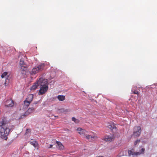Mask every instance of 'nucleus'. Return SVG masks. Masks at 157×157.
I'll return each instance as SVG.
<instances>
[{
    "mask_svg": "<svg viewBox=\"0 0 157 157\" xmlns=\"http://www.w3.org/2000/svg\"><path fill=\"white\" fill-rule=\"evenodd\" d=\"M114 136L113 135L110 134L108 136H106L104 140L106 141H110L114 140Z\"/></svg>",
    "mask_w": 157,
    "mask_h": 157,
    "instance_id": "11",
    "label": "nucleus"
},
{
    "mask_svg": "<svg viewBox=\"0 0 157 157\" xmlns=\"http://www.w3.org/2000/svg\"><path fill=\"white\" fill-rule=\"evenodd\" d=\"M35 108L33 107L29 108L28 110L25 113L20 117L19 119H22L24 118L26 115H27L31 113H32L35 110Z\"/></svg>",
    "mask_w": 157,
    "mask_h": 157,
    "instance_id": "7",
    "label": "nucleus"
},
{
    "mask_svg": "<svg viewBox=\"0 0 157 157\" xmlns=\"http://www.w3.org/2000/svg\"><path fill=\"white\" fill-rule=\"evenodd\" d=\"M57 98L59 101H62L65 99V97L64 95H59L57 96Z\"/></svg>",
    "mask_w": 157,
    "mask_h": 157,
    "instance_id": "16",
    "label": "nucleus"
},
{
    "mask_svg": "<svg viewBox=\"0 0 157 157\" xmlns=\"http://www.w3.org/2000/svg\"><path fill=\"white\" fill-rule=\"evenodd\" d=\"M72 121H74L76 123H78L79 122V120L76 119L74 117H73L72 118Z\"/></svg>",
    "mask_w": 157,
    "mask_h": 157,
    "instance_id": "20",
    "label": "nucleus"
},
{
    "mask_svg": "<svg viewBox=\"0 0 157 157\" xmlns=\"http://www.w3.org/2000/svg\"><path fill=\"white\" fill-rule=\"evenodd\" d=\"M133 135L136 137L139 136L141 133V128L140 126H135L134 128Z\"/></svg>",
    "mask_w": 157,
    "mask_h": 157,
    "instance_id": "5",
    "label": "nucleus"
},
{
    "mask_svg": "<svg viewBox=\"0 0 157 157\" xmlns=\"http://www.w3.org/2000/svg\"><path fill=\"white\" fill-rule=\"evenodd\" d=\"M20 66L21 67V69H23V68H25L27 67V65L22 59H21L20 61Z\"/></svg>",
    "mask_w": 157,
    "mask_h": 157,
    "instance_id": "12",
    "label": "nucleus"
},
{
    "mask_svg": "<svg viewBox=\"0 0 157 157\" xmlns=\"http://www.w3.org/2000/svg\"><path fill=\"white\" fill-rule=\"evenodd\" d=\"M30 144L35 147H36L38 145V143L36 141H33L30 142Z\"/></svg>",
    "mask_w": 157,
    "mask_h": 157,
    "instance_id": "19",
    "label": "nucleus"
},
{
    "mask_svg": "<svg viewBox=\"0 0 157 157\" xmlns=\"http://www.w3.org/2000/svg\"><path fill=\"white\" fill-rule=\"evenodd\" d=\"M133 93L135 94H139V92H138L137 90H135L133 91Z\"/></svg>",
    "mask_w": 157,
    "mask_h": 157,
    "instance_id": "27",
    "label": "nucleus"
},
{
    "mask_svg": "<svg viewBox=\"0 0 157 157\" xmlns=\"http://www.w3.org/2000/svg\"><path fill=\"white\" fill-rule=\"evenodd\" d=\"M56 143L58 146L59 149L62 150L64 148V146L60 142L57 141Z\"/></svg>",
    "mask_w": 157,
    "mask_h": 157,
    "instance_id": "18",
    "label": "nucleus"
},
{
    "mask_svg": "<svg viewBox=\"0 0 157 157\" xmlns=\"http://www.w3.org/2000/svg\"><path fill=\"white\" fill-rule=\"evenodd\" d=\"M24 68H23V69H21L22 70L21 71V73L23 74H25L26 71L25 70H24Z\"/></svg>",
    "mask_w": 157,
    "mask_h": 157,
    "instance_id": "24",
    "label": "nucleus"
},
{
    "mask_svg": "<svg viewBox=\"0 0 157 157\" xmlns=\"http://www.w3.org/2000/svg\"><path fill=\"white\" fill-rule=\"evenodd\" d=\"M59 110H60V111L62 112H66L69 111V110L68 109L64 110V109H59Z\"/></svg>",
    "mask_w": 157,
    "mask_h": 157,
    "instance_id": "21",
    "label": "nucleus"
},
{
    "mask_svg": "<svg viewBox=\"0 0 157 157\" xmlns=\"http://www.w3.org/2000/svg\"><path fill=\"white\" fill-rule=\"evenodd\" d=\"M108 127L111 129L114 128H116V127L114 125H113V126H112V125H109Z\"/></svg>",
    "mask_w": 157,
    "mask_h": 157,
    "instance_id": "26",
    "label": "nucleus"
},
{
    "mask_svg": "<svg viewBox=\"0 0 157 157\" xmlns=\"http://www.w3.org/2000/svg\"><path fill=\"white\" fill-rule=\"evenodd\" d=\"M52 147V145H50V147H49V148H51Z\"/></svg>",
    "mask_w": 157,
    "mask_h": 157,
    "instance_id": "28",
    "label": "nucleus"
},
{
    "mask_svg": "<svg viewBox=\"0 0 157 157\" xmlns=\"http://www.w3.org/2000/svg\"><path fill=\"white\" fill-rule=\"evenodd\" d=\"M97 157H103V156H98Z\"/></svg>",
    "mask_w": 157,
    "mask_h": 157,
    "instance_id": "29",
    "label": "nucleus"
},
{
    "mask_svg": "<svg viewBox=\"0 0 157 157\" xmlns=\"http://www.w3.org/2000/svg\"><path fill=\"white\" fill-rule=\"evenodd\" d=\"M10 74L7 72H5L2 74L1 76L2 78H5V81L4 82V85L5 86L7 85L9 82V76Z\"/></svg>",
    "mask_w": 157,
    "mask_h": 157,
    "instance_id": "4",
    "label": "nucleus"
},
{
    "mask_svg": "<svg viewBox=\"0 0 157 157\" xmlns=\"http://www.w3.org/2000/svg\"><path fill=\"white\" fill-rule=\"evenodd\" d=\"M144 151H145V149L144 148H142L140 151V152H139L140 153V155L141 154H143L144 153Z\"/></svg>",
    "mask_w": 157,
    "mask_h": 157,
    "instance_id": "22",
    "label": "nucleus"
},
{
    "mask_svg": "<svg viewBox=\"0 0 157 157\" xmlns=\"http://www.w3.org/2000/svg\"><path fill=\"white\" fill-rule=\"evenodd\" d=\"M37 103H35V105H36V104Z\"/></svg>",
    "mask_w": 157,
    "mask_h": 157,
    "instance_id": "30",
    "label": "nucleus"
},
{
    "mask_svg": "<svg viewBox=\"0 0 157 157\" xmlns=\"http://www.w3.org/2000/svg\"><path fill=\"white\" fill-rule=\"evenodd\" d=\"M128 154L129 156H130L131 155H140V153L139 152H135L134 151H133L132 150H128Z\"/></svg>",
    "mask_w": 157,
    "mask_h": 157,
    "instance_id": "13",
    "label": "nucleus"
},
{
    "mask_svg": "<svg viewBox=\"0 0 157 157\" xmlns=\"http://www.w3.org/2000/svg\"><path fill=\"white\" fill-rule=\"evenodd\" d=\"M5 106L8 107H13L14 105V102L11 99H9L6 100L5 102Z\"/></svg>",
    "mask_w": 157,
    "mask_h": 157,
    "instance_id": "8",
    "label": "nucleus"
},
{
    "mask_svg": "<svg viewBox=\"0 0 157 157\" xmlns=\"http://www.w3.org/2000/svg\"><path fill=\"white\" fill-rule=\"evenodd\" d=\"M30 103V102L27 101L26 100H25L24 101V108H27Z\"/></svg>",
    "mask_w": 157,
    "mask_h": 157,
    "instance_id": "17",
    "label": "nucleus"
},
{
    "mask_svg": "<svg viewBox=\"0 0 157 157\" xmlns=\"http://www.w3.org/2000/svg\"><path fill=\"white\" fill-rule=\"evenodd\" d=\"M39 86H48V82L46 79H44L43 78H40L37 81Z\"/></svg>",
    "mask_w": 157,
    "mask_h": 157,
    "instance_id": "3",
    "label": "nucleus"
},
{
    "mask_svg": "<svg viewBox=\"0 0 157 157\" xmlns=\"http://www.w3.org/2000/svg\"><path fill=\"white\" fill-rule=\"evenodd\" d=\"M1 138L2 139L6 140L8 139L10 129L8 128L7 124L8 122L6 117H3L1 121Z\"/></svg>",
    "mask_w": 157,
    "mask_h": 157,
    "instance_id": "1",
    "label": "nucleus"
},
{
    "mask_svg": "<svg viewBox=\"0 0 157 157\" xmlns=\"http://www.w3.org/2000/svg\"><path fill=\"white\" fill-rule=\"evenodd\" d=\"M85 137L90 142L93 141L97 139V136L94 135L93 136L90 135H87Z\"/></svg>",
    "mask_w": 157,
    "mask_h": 157,
    "instance_id": "9",
    "label": "nucleus"
},
{
    "mask_svg": "<svg viewBox=\"0 0 157 157\" xmlns=\"http://www.w3.org/2000/svg\"><path fill=\"white\" fill-rule=\"evenodd\" d=\"M77 130L79 134L81 135L85 136L87 134V133L88 132L85 129H82L80 128H78Z\"/></svg>",
    "mask_w": 157,
    "mask_h": 157,
    "instance_id": "10",
    "label": "nucleus"
},
{
    "mask_svg": "<svg viewBox=\"0 0 157 157\" xmlns=\"http://www.w3.org/2000/svg\"><path fill=\"white\" fill-rule=\"evenodd\" d=\"M33 98V95L32 94H29L27 98H26V100L27 101L31 102L32 101Z\"/></svg>",
    "mask_w": 157,
    "mask_h": 157,
    "instance_id": "14",
    "label": "nucleus"
},
{
    "mask_svg": "<svg viewBox=\"0 0 157 157\" xmlns=\"http://www.w3.org/2000/svg\"><path fill=\"white\" fill-rule=\"evenodd\" d=\"M44 67L45 64L44 63L40 64L37 66L34 67L32 69L30 73L32 74H36L42 71L44 69Z\"/></svg>",
    "mask_w": 157,
    "mask_h": 157,
    "instance_id": "2",
    "label": "nucleus"
},
{
    "mask_svg": "<svg viewBox=\"0 0 157 157\" xmlns=\"http://www.w3.org/2000/svg\"><path fill=\"white\" fill-rule=\"evenodd\" d=\"M40 89L38 92V94L39 95H42L44 94L48 90V86H40Z\"/></svg>",
    "mask_w": 157,
    "mask_h": 157,
    "instance_id": "6",
    "label": "nucleus"
},
{
    "mask_svg": "<svg viewBox=\"0 0 157 157\" xmlns=\"http://www.w3.org/2000/svg\"><path fill=\"white\" fill-rule=\"evenodd\" d=\"M140 140H136L135 143H134V144L135 145H136L137 143H140Z\"/></svg>",
    "mask_w": 157,
    "mask_h": 157,
    "instance_id": "25",
    "label": "nucleus"
},
{
    "mask_svg": "<svg viewBox=\"0 0 157 157\" xmlns=\"http://www.w3.org/2000/svg\"><path fill=\"white\" fill-rule=\"evenodd\" d=\"M31 132V129H26V132L25 133V134L26 135L29 133H30Z\"/></svg>",
    "mask_w": 157,
    "mask_h": 157,
    "instance_id": "23",
    "label": "nucleus"
},
{
    "mask_svg": "<svg viewBox=\"0 0 157 157\" xmlns=\"http://www.w3.org/2000/svg\"><path fill=\"white\" fill-rule=\"evenodd\" d=\"M39 86L37 81L30 88V90H35L37 87Z\"/></svg>",
    "mask_w": 157,
    "mask_h": 157,
    "instance_id": "15",
    "label": "nucleus"
}]
</instances>
